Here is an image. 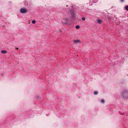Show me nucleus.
<instances>
[{
  "instance_id": "7",
  "label": "nucleus",
  "mask_w": 128,
  "mask_h": 128,
  "mask_svg": "<svg viewBox=\"0 0 128 128\" xmlns=\"http://www.w3.org/2000/svg\"><path fill=\"white\" fill-rule=\"evenodd\" d=\"M98 92L97 91H94V94L95 95L97 94H98Z\"/></svg>"
},
{
  "instance_id": "13",
  "label": "nucleus",
  "mask_w": 128,
  "mask_h": 128,
  "mask_svg": "<svg viewBox=\"0 0 128 128\" xmlns=\"http://www.w3.org/2000/svg\"><path fill=\"white\" fill-rule=\"evenodd\" d=\"M124 0H120V1L122 2H123Z\"/></svg>"
},
{
  "instance_id": "11",
  "label": "nucleus",
  "mask_w": 128,
  "mask_h": 128,
  "mask_svg": "<svg viewBox=\"0 0 128 128\" xmlns=\"http://www.w3.org/2000/svg\"><path fill=\"white\" fill-rule=\"evenodd\" d=\"M101 102H102L104 103V99H102L101 100Z\"/></svg>"
},
{
  "instance_id": "1",
  "label": "nucleus",
  "mask_w": 128,
  "mask_h": 128,
  "mask_svg": "<svg viewBox=\"0 0 128 128\" xmlns=\"http://www.w3.org/2000/svg\"><path fill=\"white\" fill-rule=\"evenodd\" d=\"M122 96L123 98L128 99V91L125 90L122 93Z\"/></svg>"
},
{
  "instance_id": "3",
  "label": "nucleus",
  "mask_w": 128,
  "mask_h": 128,
  "mask_svg": "<svg viewBox=\"0 0 128 128\" xmlns=\"http://www.w3.org/2000/svg\"><path fill=\"white\" fill-rule=\"evenodd\" d=\"M71 14L72 18L74 19L75 17V16L74 11L73 10H71Z\"/></svg>"
},
{
  "instance_id": "15",
  "label": "nucleus",
  "mask_w": 128,
  "mask_h": 128,
  "mask_svg": "<svg viewBox=\"0 0 128 128\" xmlns=\"http://www.w3.org/2000/svg\"><path fill=\"white\" fill-rule=\"evenodd\" d=\"M17 49H18V48H16Z\"/></svg>"
},
{
  "instance_id": "2",
  "label": "nucleus",
  "mask_w": 128,
  "mask_h": 128,
  "mask_svg": "<svg viewBox=\"0 0 128 128\" xmlns=\"http://www.w3.org/2000/svg\"><path fill=\"white\" fill-rule=\"evenodd\" d=\"M27 11V9L25 8H21L20 9V12L22 13H26Z\"/></svg>"
},
{
  "instance_id": "8",
  "label": "nucleus",
  "mask_w": 128,
  "mask_h": 128,
  "mask_svg": "<svg viewBox=\"0 0 128 128\" xmlns=\"http://www.w3.org/2000/svg\"><path fill=\"white\" fill-rule=\"evenodd\" d=\"M76 29H78L80 28V26L78 25H77L76 26Z\"/></svg>"
},
{
  "instance_id": "5",
  "label": "nucleus",
  "mask_w": 128,
  "mask_h": 128,
  "mask_svg": "<svg viewBox=\"0 0 128 128\" xmlns=\"http://www.w3.org/2000/svg\"><path fill=\"white\" fill-rule=\"evenodd\" d=\"M97 22L99 24H100L102 22V20L99 19L97 20Z\"/></svg>"
},
{
  "instance_id": "9",
  "label": "nucleus",
  "mask_w": 128,
  "mask_h": 128,
  "mask_svg": "<svg viewBox=\"0 0 128 128\" xmlns=\"http://www.w3.org/2000/svg\"><path fill=\"white\" fill-rule=\"evenodd\" d=\"M32 22L33 24H34L36 22V21L35 20H33L32 21Z\"/></svg>"
},
{
  "instance_id": "12",
  "label": "nucleus",
  "mask_w": 128,
  "mask_h": 128,
  "mask_svg": "<svg viewBox=\"0 0 128 128\" xmlns=\"http://www.w3.org/2000/svg\"><path fill=\"white\" fill-rule=\"evenodd\" d=\"M85 20V18L84 17H83L82 18V20L83 21H84Z\"/></svg>"
},
{
  "instance_id": "14",
  "label": "nucleus",
  "mask_w": 128,
  "mask_h": 128,
  "mask_svg": "<svg viewBox=\"0 0 128 128\" xmlns=\"http://www.w3.org/2000/svg\"><path fill=\"white\" fill-rule=\"evenodd\" d=\"M66 21L68 20H67V19H66Z\"/></svg>"
},
{
  "instance_id": "10",
  "label": "nucleus",
  "mask_w": 128,
  "mask_h": 128,
  "mask_svg": "<svg viewBox=\"0 0 128 128\" xmlns=\"http://www.w3.org/2000/svg\"><path fill=\"white\" fill-rule=\"evenodd\" d=\"M125 8L126 10H128V5Z\"/></svg>"
},
{
  "instance_id": "6",
  "label": "nucleus",
  "mask_w": 128,
  "mask_h": 128,
  "mask_svg": "<svg viewBox=\"0 0 128 128\" xmlns=\"http://www.w3.org/2000/svg\"><path fill=\"white\" fill-rule=\"evenodd\" d=\"M6 51L4 50H2L1 51V52L2 53L4 54L6 52Z\"/></svg>"
},
{
  "instance_id": "4",
  "label": "nucleus",
  "mask_w": 128,
  "mask_h": 128,
  "mask_svg": "<svg viewBox=\"0 0 128 128\" xmlns=\"http://www.w3.org/2000/svg\"><path fill=\"white\" fill-rule=\"evenodd\" d=\"M73 42L76 44H80L81 43L80 41L79 40H74Z\"/></svg>"
}]
</instances>
